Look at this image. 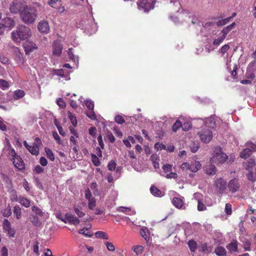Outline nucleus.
<instances>
[{
	"mask_svg": "<svg viewBox=\"0 0 256 256\" xmlns=\"http://www.w3.org/2000/svg\"><path fill=\"white\" fill-rule=\"evenodd\" d=\"M214 154V156L210 158L212 163L222 164L228 158V156L223 152L222 148L220 146L215 148Z\"/></svg>",
	"mask_w": 256,
	"mask_h": 256,
	"instance_id": "7ed1b4c3",
	"label": "nucleus"
},
{
	"mask_svg": "<svg viewBox=\"0 0 256 256\" xmlns=\"http://www.w3.org/2000/svg\"><path fill=\"white\" fill-rule=\"evenodd\" d=\"M230 47L228 44L224 45L221 48V52L224 54L230 49Z\"/></svg>",
	"mask_w": 256,
	"mask_h": 256,
	"instance_id": "774afa93",
	"label": "nucleus"
},
{
	"mask_svg": "<svg viewBox=\"0 0 256 256\" xmlns=\"http://www.w3.org/2000/svg\"><path fill=\"white\" fill-rule=\"evenodd\" d=\"M151 194L154 196L158 197L160 196V190L154 186H152L150 188Z\"/></svg>",
	"mask_w": 256,
	"mask_h": 256,
	"instance_id": "473e14b6",
	"label": "nucleus"
},
{
	"mask_svg": "<svg viewBox=\"0 0 256 256\" xmlns=\"http://www.w3.org/2000/svg\"><path fill=\"white\" fill-rule=\"evenodd\" d=\"M19 202L26 208H28L30 205V200L24 197H20L19 198Z\"/></svg>",
	"mask_w": 256,
	"mask_h": 256,
	"instance_id": "c756f323",
	"label": "nucleus"
},
{
	"mask_svg": "<svg viewBox=\"0 0 256 256\" xmlns=\"http://www.w3.org/2000/svg\"><path fill=\"white\" fill-rule=\"evenodd\" d=\"M250 246H251L250 242L248 240L246 241L244 244V250L245 251H250V250H251Z\"/></svg>",
	"mask_w": 256,
	"mask_h": 256,
	"instance_id": "13d9d810",
	"label": "nucleus"
},
{
	"mask_svg": "<svg viewBox=\"0 0 256 256\" xmlns=\"http://www.w3.org/2000/svg\"><path fill=\"white\" fill-rule=\"evenodd\" d=\"M95 236L96 238H103L108 240V236L106 232L102 231H98L95 233Z\"/></svg>",
	"mask_w": 256,
	"mask_h": 256,
	"instance_id": "2f4dec72",
	"label": "nucleus"
},
{
	"mask_svg": "<svg viewBox=\"0 0 256 256\" xmlns=\"http://www.w3.org/2000/svg\"><path fill=\"white\" fill-rule=\"evenodd\" d=\"M132 250L134 252H135L136 254L138 255L140 254L142 252L144 248L142 246L139 245L134 246L132 248Z\"/></svg>",
	"mask_w": 256,
	"mask_h": 256,
	"instance_id": "3c124183",
	"label": "nucleus"
},
{
	"mask_svg": "<svg viewBox=\"0 0 256 256\" xmlns=\"http://www.w3.org/2000/svg\"><path fill=\"white\" fill-rule=\"evenodd\" d=\"M173 204L178 208H182L183 205L182 200L178 198H174L172 200Z\"/></svg>",
	"mask_w": 256,
	"mask_h": 256,
	"instance_id": "c85d7f7f",
	"label": "nucleus"
},
{
	"mask_svg": "<svg viewBox=\"0 0 256 256\" xmlns=\"http://www.w3.org/2000/svg\"><path fill=\"white\" fill-rule=\"evenodd\" d=\"M230 18H227L224 19L220 20L216 22V25L218 26H222L226 24L230 20Z\"/></svg>",
	"mask_w": 256,
	"mask_h": 256,
	"instance_id": "a18cd8bd",
	"label": "nucleus"
},
{
	"mask_svg": "<svg viewBox=\"0 0 256 256\" xmlns=\"http://www.w3.org/2000/svg\"><path fill=\"white\" fill-rule=\"evenodd\" d=\"M21 208L18 206H16L14 208V213L16 214L17 219H20L21 217Z\"/></svg>",
	"mask_w": 256,
	"mask_h": 256,
	"instance_id": "f704fd0d",
	"label": "nucleus"
},
{
	"mask_svg": "<svg viewBox=\"0 0 256 256\" xmlns=\"http://www.w3.org/2000/svg\"><path fill=\"white\" fill-rule=\"evenodd\" d=\"M2 22L4 24L6 28H9L10 29L12 28L16 24L15 21L9 17L2 19Z\"/></svg>",
	"mask_w": 256,
	"mask_h": 256,
	"instance_id": "6ab92c4d",
	"label": "nucleus"
},
{
	"mask_svg": "<svg viewBox=\"0 0 256 256\" xmlns=\"http://www.w3.org/2000/svg\"><path fill=\"white\" fill-rule=\"evenodd\" d=\"M3 228L4 232L10 237H14L15 234V231L12 228L11 224L10 222L7 219H4L3 222Z\"/></svg>",
	"mask_w": 256,
	"mask_h": 256,
	"instance_id": "2eb2a0df",
	"label": "nucleus"
},
{
	"mask_svg": "<svg viewBox=\"0 0 256 256\" xmlns=\"http://www.w3.org/2000/svg\"><path fill=\"white\" fill-rule=\"evenodd\" d=\"M228 186L230 192L234 193L238 190L240 184L238 180L236 178H234L229 181Z\"/></svg>",
	"mask_w": 256,
	"mask_h": 256,
	"instance_id": "4468645a",
	"label": "nucleus"
},
{
	"mask_svg": "<svg viewBox=\"0 0 256 256\" xmlns=\"http://www.w3.org/2000/svg\"><path fill=\"white\" fill-rule=\"evenodd\" d=\"M74 210L79 218H82L85 215L84 212L82 211V208H78L76 206H74Z\"/></svg>",
	"mask_w": 256,
	"mask_h": 256,
	"instance_id": "49530a36",
	"label": "nucleus"
},
{
	"mask_svg": "<svg viewBox=\"0 0 256 256\" xmlns=\"http://www.w3.org/2000/svg\"><path fill=\"white\" fill-rule=\"evenodd\" d=\"M65 218L66 222L68 221L70 224L74 225L78 224L80 222V220L74 214L69 213H66L65 214Z\"/></svg>",
	"mask_w": 256,
	"mask_h": 256,
	"instance_id": "a211bd4d",
	"label": "nucleus"
},
{
	"mask_svg": "<svg viewBox=\"0 0 256 256\" xmlns=\"http://www.w3.org/2000/svg\"><path fill=\"white\" fill-rule=\"evenodd\" d=\"M35 140L38 143L37 144L34 143L32 145H29L26 141H24V145L32 154L38 155L39 152V148L38 144H40L42 143L38 138H36Z\"/></svg>",
	"mask_w": 256,
	"mask_h": 256,
	"instance_id": "0eeeda50",
	"label": "nucleus"
},
{
	"mask_svg": "<svg viewBox=\"0 0 256 256\" xmlns=\"http://www.w3.org/2000/svg\"><path fill=\"white\" fill-rule=\"evenodd\" d=\"M115 121L118 124H122L124 122V120L120 116H116L115 117Z\"/></svg>",
	"mask_w": 256,
	"mask_h": 256,
	"instance_id": "052dcab7",
	"label": "nucleus"
},
{
	"mask_svg": "<svg viewBox=\"0 0 256 256\" xmlns=\"http://www.w3.org/2000/svg\"><path fill=\"white\" fill-rule=\"evenodd\" d=\"M32 210L33 212L36 213V214L40 216H42L43 212H42V210L38 208L35 206H33L32 207Z\"/></svg>",
	"mask_w": 256,
	"mask_h": 256,
	"instance_id": "5fc2aeb1",
	"label": "nucleus"
},
{
	"mask_svg": "<svg viewBox=\"0 0 256 256\" xmlns=\"http://www.w3.org/2000/svg\"><path fill=\"white\" fill-rule=\"evenodd\" d=\"M8 46L10 48H11L12 50L14 59L16 64L20 66H22L24 62V59L23 57L22 54L20 52V49L14 46L12 44H9Z\"/></svg>",
	"mask_w": 256,
	"mask_h": 256,
	"instance_id": "39448f33",
	"label": "nucleus"
},
{
	"mask_svg": "<svg viewBox=\"0 0 256 256\" xmlns=\"http://www.w3.org/2000/svg\"><path fill=\"white\" fill-rule=\"evenodd\" d=\"M90 22H91V26H90V28L92 27V28L90 30V32L92 33H94L97 30V26L96 24L94 22V18H92L90 20Z\"/></svg>",
	"mask_w": 256,
	"mask_h": 256,
	"instance_id": "4c0bfd02",
	"label": "nucleus"
},
{
	"mask_svg": "<svg viewBox=\"0 0 256 256\" xmlns=\"http://www.w3.org/2000/svg\"><path fill=\"white\" fill-rule=\"evenodd\" d=\"M62 46L58 40H55L52 44V55L60 56L62 54Z\"/></svg>",
	"mask_w": 256,
	"mask_h": 256,
	"instance_id": "dca6fc26",
	"label": "nucleus"
},
{
	"mask_svg": "<svg viewBox=\"0 0 256 256\" xmlns=\"http://www.w3.org/2000/svg\"><path fill=\"white\" fill-rule=\"evenodd\" d=\"M238 242L237 240H233L231 242L226 245V248L230 252H238Z\"/></svg>",
	"mask_w": 256,
	"mask_h": 256,
	"instance_id": "aec40b11",
	"label": "nucleus"
},
{
	"mask_svg": "<svg viewBox=\"0 0 256 256\" xmlns=\"http://www.w3.org/2000/svg\"><path fill=\"white\" fill-rule=\"evenodd\" d=\"M236 25V22H234L231 24L227 26L226 27L224 28L221 32L222 34V36H224L226 38V34L232 30L234 28V26Z\"/></svg>",
	"mask_w": 256,
	"mask_h": 256,
	"instance_id": "a878e982",
	"label": "nucleus"
},
{
	"mask_svg": "<svg viewBox=\"0 0 256 256\" xmlns=\"http://www.w3.org/2000/svg\"><path fill=\"white\" fill-rule=\"evenodd\" d=\"M104 244L106 246L107 250L108 251L114 252L115 250V248L112 242H104Z\"/></svg>",
	"mask_w": 256,
	"mask_h": 256,
	"instance_id": "864d4df0",
	"label": "nucleus"
},
{
	"mask_svg": "<svg viewBox=\"0 0 256 256\" xmlns=\"http://www.w3.org/2000/svg\"><path fill=\"white\" fill-rule=\"evenodd\" d=\"M215 252L218 256H224L226 254V249L221 246H218L215 249Z\"/></svg>",
	"mask_w": 256,
	"mask_h": 256,
	"instance_id": "bb28decb",
	"label": "nucleus"
},
{
	"mask_svg": "<svg viewBox=\"0 0 256 256\" xmlns=\"http://www.w3.org/2000/svg\"><path fill=\"white\" fill-rule=\"evenodd\" d=\"M56 103H57L58 105L59 106H60L62 108H64L66 106L65 102L64 101V100L60 98H58L57 100Z\"/></svg>",
	"mask_w": 256,
	"mask_h": 256,
	"instance_id": "338daca9",
	"label": "nucleus"
},
{
	"mask_svg": "<svg viewBox=\"0 0 256 256\" xmlns=\"http://www.w3.org/2000/svg\"><path fill=\"white\" fill-rule=\"evenodd\" d=\"M162 169L166 173L169 172H171L172 170V166L170 164H169L164 165L162 166Z\"/></svg>",
	"mask_w": 256,
	"mask_h": 256,
	"instance_id": "e2e57ef3",
	"label": "nucleus"
},
{
	"mask_svg": "<svg viewBox=\"0 0 256 256\" xmlns=\"http://www.w3.org/2000/svg\"><path fill=\"white\" fill-rule=\"evenodd\" d=\"M26 54H28L33 52L38 48L36 44L31 42H26L24 46Z\"/></svg>",
	"mask_w": 256,
	"mask_h": 256,
	"instance_id": "f3484780",
	"label": "nucleus"
},
{
	"mask_svg": "<svg viewBox=\"0 0 256 256\" xmlns=\"http://www.w3.org/2000/svg\"><path fill=\"white\" fill-rule=\"evenodd\" d=\"M198 210L199 211H203L206 210V206L200 200H198Z\"/></svg>",
	"mask_w": 256,
	"mask_h": 256,
	"instance_id": "4d7b16f0",
	"label": "nucleus"
},
{
	"mask_svg": "<svg viewBox=\"0 0 256 256\" xmlns=\"http://www.w3.org/2000/svg\"><path fill=\"white\" fill-rule=\"evenodd\" d=\"M11 35L12 40L18 43L30 38L31 36V32L28 27L20 25L12 32Z\"/></svg>",
	"mask_w": 256,
	"mask_h": 256,
	"instance_id": "f03ea898",
	"label": "nucleus"
},
{
	"mask_svg": "<svg viewBox=\"0 0 256 256\" xmlns=\"http://www.w3.org/2000/svg\"><path fill=\"white\" fill-rule=\"evenodd\" d=\"M34 182L36 186L40 190H44V187L38 178H34Z\"/></svg>",
	"mask_w": 256,
	"mask_h": 256,
	"instance_id": "69168bd1",
	"label": "nucleus"
},
{
	"mask_svg": "<svg viewBox=\"0 0 256 256\" xmlns=\"http://www.w3.org/2000/svg\"><path fill=\"white\" fill-rule=\"evenodd\" d=\"M52 136H53L54 139L56 141V142L58 144H62V141L60 140V137L59 136L58 134V133L56 132H53Z\"/></svg>",
	"mask_w": 256,
	"mask_h": 256,
	"instance_id": "0e129e2a",
	"label": "nucleus"
},
{
	"mask_svg": "<svg viewBox=\"0 0 256 256\" xmlns=\"http://www.w3.org/2000/svg\"><path fill=\"white\" fill-rule=\"evenodd\" d=\"M84 103L88 110H94V103L93 101L92 100H87L84 101Z\"/></svg>",
	"mask_w": 256,
	"mask_h": 256,
	"instance_id": "58836bf2",
	"label": "nucleus"
},
{
	"mask_svg": "<svg viewBox=\"0 0 256 256\" xmlns=\"http://www.w3.org/2000/svg\"><path fill=\"white\" fill-rule=\"evenodd\" d=\"M86 116L92 120L96 119V116L94 110H88L86 113Z\"/></svg>",
	"mask_w": 256,
	"mask_h": 256,
	"instance_id": "09e8293b",
	"label": "nucleus"
},
{
	"mask_svg": "<svg viewBox=\"0 0 256 256\" xmlns=\"http://www.w3.org/2000/svg\"><path fill=\"white\" fill-rule=\"evenodd\" d=\"M164 150L168 152H172L174 150V146L172 144L166 146L165 144H161V150Z\"/></svg>",
	"mask_w": 256,
	"mask_h": 256,
	"instance_id": "72a5a7b5",
	"label": "nucleus"
},
{
	"mask_svg": "<svg viewBox=\"0 0 256 256\" xmlns=\"http://www.w3.org/2000/svg\"><path fill=\"white\" fill-rule=\"evenodd\" d=\"M226 38V37L224 36H222L218 38L214 39L212 44L214 46H218L220 45L223 40Z\"/></svg>",
	"mask_w": 256,
	"mask_h": 256,
	"instance_id": "a19ab883",
	"label": "nucleus"
},
{
	"mask_svg": "<svg viewBox=\"0 0 256 256\" xmlns=\"http://www.w3.org/2000/svg\"><path fill=\"white\" fill-rule=\"evenodd\" d=\"M201 140L206 144L209 143L212 138V132L208 129H202L198 133Z\"/></svg>",
	"mask_w": 256,
	"mask_h": 256,
	"instance_id": "6e6552de",
	"label": "nucleus"
},
{
	"mask_svg": "<svg viewBox=\"0 0 256 256\" xmlns=\"http://www.w3.org/2000/svg\"><path fill=\"white\" fill-rule=\"evenodd\" d=\"M154 2L152 3L148 2V0H138L137 2L138 8L144 12H148L154 8Z\"/></svg>",
	"mask_w": 256,
	"mask_h": 256,
	"instance_id": "9d476101",
	"label": "nucleus"
},
{
	"mask_svg": "<svg viewBox=\"0 0 256 256\" xmlns=\"http://www.w3.org/2000/svg\"><path fill=\"white\" fill-rule=\"evenodd\" d=\"M45 152L48 158L51 161H54V156L52 150L48 148H46Z\"/></svg>",
	"mask_w": 256,
	"mask_h": 256,
	"instance_id": "79ce46f5",
	"label": "nucleus"
},
{
	"mask_svg": "<svg viewBox=\"0 0 256 256\" xmlns=\"http://www.w3.org/2000/svg\"><path fill=\"white\" fill-rule=\"evenodd\" d=\"M9 84L8 82L4 80L0 79V88L4 90H6L8 88Z\"/></svg>",
	"mask_w": 256,
	"mask_h": 256,
	"instance_id": "de8ad7c7",
	"label": "nucleus"
},
{
	"mask_svg": "<svg viewBox=\"0 0 256 256\" xmlns=\"http://www.w3.org/2000/svg\"><path fill=\"white\" fill-rule=\"evenodd\" d=\"M244 166L246 170V176L248 179L250 181H254L256 178L254 176L253 169L256 166V161L253 158H249L244 163Z\"/></svg>",
	"mask_w": 256,
	"mask_h": 256,
	"instance_id": "20e7f679",
	"label": "nucleus"
},
{
	"mask_svg": "<svg viewBox=\"0 0 256 256\" xmlns=\"http://www.w3.org/2000/svg\"><path fill=\"white\" fill-rule=\"evenodd\" d=\"M188 245L192 252H194L197 249L198 244L194 240H190L188 242Z\"/></svg>",
	"mask_w": 256,
	"mask_h": 256,
	"instance_id": "393cba45",
	"label": "nucleus"
},
{
	"mask_svg": "<svg viewBox=\"0 0 256 256\" xmlns=\"http://www.w3.org/2000/svg\"><path fill=\"white\" fill-rule=\"evenodd\" d=\"M10 155L12 158V162L14 166L19 170H22L24 168V164L22 158L16 154L14 150H10Z\"/></svg>",
	"mask_w": 256,
	"mask_h": 256,
	"instance_id": "423d86ee",
	"label": "nucleus"
},
{
	"mask_svg": "<svg viewBox=\"0 0 256 256\" xmlns=\"http://www.w3.org/2000/svg\"><path fill=\"white\" fill-rule=\"evenodd\" d=\"M22 4L18 0H14L10 6V10L12 14L20 13L24 7Z\"/></svg>",
	"mask_w": 256,
	"mask_h": 256,
	"instance_id": "1a4fd4ad",
	"label": "nucleus"
},
{
	"mask_svg": "<svg viewBox=\"0 0 256 256\" xmlns=\"http://www.w3.org/2000/svg\"><path fill=\"white\" fill-rule=\"evenodd\" d=\"M216 172V168L214 166L211 165L206 170V174L208 175H214Z\"/></svg>",
	"mask_w": 256,
	"mask_h": 256,
	"instance_id": "c9c22d12",
	"label": "nucleus"
},
{
	"mask_svg": "<svg viewBox=\"0 0 256 256\" xmlns=\"http://www.w3.org/2000/svg\"><path fill=\"white\" fill-rule=\"evenodd\" d=\"M182 126V123L179 120H176V122L174 124L172 127V130L174 132H176Z\"/></svg>",
	"mask_w": 256,
	"mask_h": 256,
	"instance_id": "e433bc0d",
	"label": "nucleus"
},
{
	"mask_svg": "<svg viewBox=\"0 0 256 256\" xmlns=\"http://www.w3.org/2000/svg\"><path fill=\"white\" fill-rule=\"evenodd\" d=\"M91 156H92V161L93 164L95 166H100V161L98 158V156L95 154H91Z\"/></svg>",
	"mask_w": 256,
	"mask_h": 256,
	"instance_id": "ea45409f",
	"label": "nucleus"
},
{
	"mask_svg": "<svg viewBox=\"0 0 256 256\" xmlns=\"http://www.w3.org/2000/svg\"><path fill=\"white\" fill-rule=\"evenodd\" d=\"M182 128L184 131H188L191 128V124L188 122H184L182 124Z\"/></svg>",
	"mask_w": 256,
	"mask_h": 256,
	"instance_id": "bf43d9fd",
	"label": "nucleus"
},
{
	"mask_svg": "<svg viewBox=\"0 0 256 256\" xmlns=\"http://www.w3.org/2000/svg\"><path fill=\"white\" fill-rule=\"evenodd\" d=\"M88 207L90 210H93L94 208L96 206V199L94 198H90V200H88Z\"/></svg>",
	"mask_w": 256,
	"mask_h": 256,
	"instance_id": "8fccbe9b",
	"label": "nucleus"
},
{
	"mask_svg": "<svg viewBox=\"0 0 256 256\" xmlns=\"http://www.w3.org/2000/svg\"><path fill=\"white\" fill-rule=\"evenodd\" d=\"M24 95L25 92L24 91L20 90H18L14 92V100H18L23 98L24 96Z\"/></svg>",
	"mask_w": 256,
	"mask_h": 256,
	"instance_id": "7c9ffc66",
	"label": "nucleus"
},
{
	"mask_svg": "<svg viewBox=\"0 0 256 256\" xmlns=\"http://www.w3.org/2000/svg\"><path fill=\"white\" fill-rule=\"evenodd\" d=\"M251 155V150L249 148H246L242 150L240 154V158L246 159Z\"/></svg>",
	"mask_w": 256,
	"mask_h": 256,
	"instance_id": "cd10ccee",
	"label": "nucleus"
},
{
	"mask_svg": "<svg viewBox=\"0 0 256 256\" xmlns=\"http://www.w3.org/2000/svg\"><path fill=\"white\" fill-rule=\"evenodd\" d=\"M20 18L26 24H33L38 17L37 10L34 6H26L20 12Z\"/></svg>",
	"mask_w": 256,
	"mask_h": 256,
	"instance_id": "f257e3e1",
	"label": "nucleus"
},
{
	"mask_svg": "<svg viewBox=\"0 0 256 256\" xmlns=\"http://www.w3.org/2000/svg\"><path fill=\"white\" fill-rule=\"evenodd\" d=\"M116 163L114 160L110 161L108 165V170L110 171L114 170L116 168Z\"/></svg>",
	"mask_w": 256,
	"mask_h": 256,
	"instance_id": "6e6d98bb",
	"label": "nucleus"
},
{
	"mask_svg": "<svg viewBox=\"0 0 256 256\" xmlns=\"http://www.w3.org/2000/svg\"><path fill=\"white\" fill-rule=\"evenodd\" d=\"M202 168L200 163L198 161H195L192 164H190L189 170L193 172H196Z\"/></svg>",
	"mask_w": 256,
	"mask_h": 256,
	"instance_id": "412c9836",
	"label": "nucleus"
},
{
	"mask_svg": "<svg viewBox=\"0 0 256 256\" xmlns=\"http://www.w3.org/2000/svg\"><path fill=\"white\" fill-rule=\"evenodd\" d=\"M68 55L70 58L72 60H73L74 62H75L76 60L77 63L78 64V57L77 56H76L74 55V54L72 52V48L68 49Z\"/></svg>",
	"mask_w": 256,
	"mask_h": 256,
	"instance_id": "37998d69",
	"label": "nucleus"
},
{
	"mask_svg": "<svg viewBox=\"0 0 256 256\" xmlns=\"http://www.w3.org/2000/svg\"><path fill=\"white\" fill-rule=\"evenodd\" d=\"M225 212L228 215L232 214V206L230 204H226Z\"/></svg>",
	"mask_w": 256,
	"mask_h": 256,
	"instance_id": "680f3d73",
	"label": "nucleus"
},
{
	"mask_svg": "<svg viewBox=\"0 0 256 256\" xmlns=\"http://www.w3.org/2000/svg\"><path fill=\"white\" fill-rule=\"evenodd\" d=\"M117 210L128 215H134L136 214V212L132 210L131 208L129 207L120 206L117 208Z\"/></svg>",
	"mask_w": 256,
	"mask_h": 256,
	"instance_id": "b1692460",
	"label": "nucleus"
},
{
	"mask_svg": "<svg viewBox=\"0 0 256 256\" xmlns=\"http://www.w3.org/2000/svg\"><path fill=\"white\" fill-rule=\"evenodd\" d=\"M216 188L220 194H222L226 188V182L222 178H220L214 182Z\"/></svg>",
	"mask_w": 256,
	"mask_h": 256,
	"instance_id": "9b49d317",
	"label": "nucleus"
},
{
	"mask_svg": "<svg viewBox=\"0 0 256 256\" xmlns=\"http://www.w3.org/2000/svg\"><path fill=\"white\" fill-rule=\"evenodd\" d=\"M53 74L64 78L65 80H70V74L72 72L70 70H64L63 69H54L52 70Z\"/></svg>",
	"mask_w": 256,
	"mask_h": 256,
	"instance_id": "ddd939ff",
	"label": "nucleus"
},
{
	"mask_svg": "<svg viewBox=\"0 0 256 256\" xmlns=\"http://www.w3.org/2000/svg\"><path fill=\"white\" fill-rule=\"evenodd\" d=\"M140 232L141 236L146 240V242H148L150 239V234L148 228L146 227L143 226L140 230Z\"/></svg>",
	"mask_w": 256,
	"mask_h": 256,
	"instance_id": "4be33fe9",
	"label": "nucleus"
},
{
	"mask_svg": "<svg viewBox=\"0 0 256 256\" xmlns=\"http://www.w3.org/2000/svg\"><path fill=\"white\" fill-rule=\"evenodd\" d=\"M38 29L42 34H48L50 30L48 22L44 20L40 21L38 24Z\"/></svg>",
	"mask_w": 256,
	"mask_h": 256,
	"instance_id": "f8f14e48",
	"label": "nucleus"
},
{
	"mask_svg": "<svg viewBox=\"0 0 256 256\" xmlns=\"http://www.w3.org/2000/svg\"><path fill=\"white\" fill-rule=\"evenodd\" d=\"M246 146L248 148H249L252 152H256V144L252 143V142H248L246 144Z\"/></svg>",
	"mask_w": 256,
	"mask_h": 256,
	"instance_id": "603ef678",
	"label": "nucleus"
},
{
	"mask_svg": "<svg viewBox=\"0 0 256 256\" xmlns=\"http://www.w3.org/2000/svg\"><path fill=\"white\" fill-rule=\"evenodd\" d=\"M68 115L72 126L74 127H76L77 126V120L76 117L70 112H68Z\"/></svg>",
	"mask_w": 256,
	"mask_h": 256,
	"instance_id": "c03bdc74",
	"label": "nucleus"
},
{
	"mask_svg": "<svg viewBox=\"0 0 256 256\" xmlns=\"http://www.w3.org/2000/svg\"><path fill=\"white\" fill-rule=\"evenodd\" d=\"M151 160L152 162L153 166L156 170L159 169V156L156 154H152L151 156Z\"/></svg>",
	"mask_w": 256,
	"mask_h": 256,
	"instance_id": "5701e85b",
	"label": "nucleus"
}]
</instances>
